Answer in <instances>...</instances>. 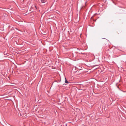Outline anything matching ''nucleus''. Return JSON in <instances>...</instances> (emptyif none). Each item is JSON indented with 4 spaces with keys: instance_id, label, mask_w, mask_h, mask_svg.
<instances>
[{
    "instance_id": "obj_1",
    "label": "nucleus",
    "mask_w": 126,
    "mask_h": 126,
    "mask_svg": "<svg viewBox=\"0 0 126 126\" xmlns=\"http://www.w3.org/2000/svg\"><path fill=\"white\" fill-rule=\"evenodd\" d=\"M40 1L41 3H43L45 2V0H40Z\"/></svg>"
},
{
    "instance_id": "obj_3",
    "label": "nucleus",
    "mask_w": 126,
    "mask_h": 126,
    "mask_svg": "<svg viewBox=\"0 0 126 126\" xmlns=\"http://www.w3.org/2000/svg\"><path fill=\"white\" fill-rule=\"evenodd\" d=\"M35 8L36 9H37V7H36V5H35Z\"/></svg>"
},
{
    "instance_id": "obj_4",
    "label": "nucleus",
    "mask_w": 126,
    "mask_h": 126,
    "mask_svg": "<svg viewBox=\"0 0 126 126\" xmlns=\"http://www.w3.org/2000/svg\"><path fill=\"white\" fill-rule=\"evenodd\" d=\"M123 92H126L125 91H123Z\"/></svg>"
},
{
    "instance_id": "obj_2",
    "label": "nucleus",
    "mask_w": 126,
    "mask_h": 126,
    "mask_svg": "<svg viewBox=\"0 0 126 126\" xmlns=\"http://www.w3.org/2000/svg\"><path fill=\"white\" fill-rule=\"evenodd\" d=\"M65 82L66 83H69V82L67 80L66 78H65Z\"/></svg>"
}]
</instances>
